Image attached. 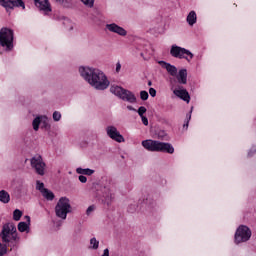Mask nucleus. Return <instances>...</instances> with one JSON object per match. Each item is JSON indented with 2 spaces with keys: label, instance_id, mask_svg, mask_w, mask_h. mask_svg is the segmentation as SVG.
Returning <instances> with one entry per match:
<instances>
[{
  "label": "nucleus",
  "instance_id": "nucleus-1",
  "mask_svg": "<svg viewBox=\"0 0 256 256\" xmlns=\"http://www.w3.org/2000/svg\"><path fill=\"white\" fill-rule=\"evenodd\" d=\"M141 145L146 149V151H150L151 153H168L169 155H173L175 153L173 144L169 142L147 139L143 140Z\"/></svg>",
  "mask_w": 256,
  "mask_h": 256
},
{
  "label": "nucleus",
  "instance_id": "nucleus-2",
  "mask_svg": "<svg viewBox=\"0 0 256 256\" xmlns=\"http://www.w3.org/2000/svg\"><path fill=\"white\" fill-rule=\"evenodd\" d=\"M0 237L4 244H9L11 241L17 243L20 239L19 234L17 233V227L12 222H7L2 226Z\"/></svg>",
  "mask_w": 256,
  "mask_h": 256
},
{
  "label": "nucleus",
  "instance_id": "nucleus-3",
  "mask_svg": "<svg viewBox=\"0 0 256 256\" xmlns=\"http://www.w3.org/2000/svg\"><path fill=\"white\" fill-rule=\"evenodd\" d=\"M13 39H15V32L8 27L0 29V47L5 51H13Z\"/></svg>",
  "mask_w": 256,
  "mask_h": 256
},
{
  "label": "nucleus",
  "instance_id": "nucleus-4",
  "mask_svg": "<svg viewBox=\"0 0 256 256\" xmlns=\"http://www.w3.org/2000/svg\"><path fill=\"white\" fill-rule=\"evenodd\" d=\"M110 93L118 97V99L126 101L127 103H137V96H135L132 91L125 89L121 86L112 85L110 87Z\"/></svg>",
  "mask_w": 256,
  "mask_h": 256
},
{
  "label": "nucleus",
  "instance_id": "nucleus-5",
  "mask_svg": "<svg viewBox=\"0 0 256 256\" xmlns=\"http://www.w3.org/2000/svg\"><path fill=\"white\" fill-rule=\"evenodd\" d=\"M56 217L67 219V214L71 213V203L69 198L61 197L55 206Z\"/></svg>",
  "mask_w": 256,
  "mask_h": 256
},
{
  "label": "nucleus",
  "instance_id": "nucleus-6",
  "mask_svg": "<svg viewBox=\"0 0 256 256\" xmlns=\"http://www.w3.org/2000/svg\"><path fill=\"white\" fill-rule=\"evenodd\" d=\"M93 81L92 87L93 89H96V91H105V89H108L109 85H111L107 75L99 69L98 72H96Z\"/></svg>",
  "mask_w": 256,
  "mask_h": 256
},
{
  "label": "nucleus",
  "instance_id": "nucleus-7",
  "mask_svg": "<svg viewBox=\"0 0 256 256\" xmlns=\"http://www.w3.org/2000/svg\"><path fill=\"white\" fill-rule=\"evenodd\" d=\"M170 55L176 59H186L188 63H191V59L195 57L189 50L181 46L172 45L170 49Z\"/></svg>",
  "mask_w": 256,
  "mask_h": 256
},
{
  "label": "nucleus",
  "instance_id": "nucleus-8",
  "mask_svg": "<svg viewBox=\"0 0 256 256\" xmlns=\"http://www.w3.org/2000/svg\"><path fill=\"white\" fill-rule=\"evenodd\" d=\"M99 69L89 67V66H80L79 67V73L82 79L86 81V83L93 87L95 76L97 75V72Z\"/></svg>",
  "mask_w": 256,
  "mask_h": 256
},
{
  "label": "nucleus",
  "instance_id": "nucleus-9",
  "mask_svg": "<svg viewBox=\"0 0 256 256\" xmlns=\"http://www.w3.org/2000/svg\"><path fill=\"white\" fill-rule=\"evenodd\" d=\"M251 239V229L245 225H240L234 235L236 245L239 243H247Z\"/></svg>",
  "mask_w": 256,
  "mask_h": 256
},
{
  "label": "nucleus",
  "instance_id": "nucleus-10",
  "mask_svg": "<svg viewBox=\"0 0 256 256\" xmlns=\"http://www.w3.org/2000/svg\"><path fill=\"white\" fill-rule=\"evenodd\" d=\"M32 169H35L37 175H45V162H43V157L41 155H36L30 160Z\"/></svg>",
  "mask_w": 256,
  "mask_h": 256
},
{
  "label": "nucleus",
  "instance_id": "nucleus-11",
  "mask_svg": "<svg viewBox=\"0 0 256 256\" xmlns=\"http://www.w3.org/2000/svg\"><path fill=\"white\" fill-rule=\"evenodd\" d=\"M106 134L112 141H116V143H125V137L121 135V132L115 126H107Z\"/></svg>",
  "mask_w": 256,
  "mask_h": 256
},
{
  "label": "nucleus",
  "instance_id": "nucleus-12",
  "mask_svg": "<svg viewBox=\"0 0 256 256\" xmlns=\"http://www.w3.org/2000/svg\"><path fill=\"white\" fill-rule=\"evenodd\" d=\"M97 195L99 197L103 198V203L109 207L113 201V193H111V189L107 186H103L100 188V191H98Z\"/></svg>",
  "mask_w": 256,
  "mask_h": 256
},
{
  "label": "nucleus",
  "instance_id": "nucleus-13",
  "mask_svg": "<svg viewBox=\"0 0 256 256\" xmlns=\"http://www.w3.org/2000/svg\"><path fill=\"white\" fill-rule=\"evenodd\" d=\"M35 6L39 11H42L44 15H47L51 13V3H49V0H34Z\"/></svg>",
  "mask_w": 256,
  "mask_h": 256
},
{
  "label": "nucleus",
  "instance_id": "nucleus-14",
  "mask_svg": "<svg viewBox=\"0 0 256 256\" xmlns=\"http://www.w3.org/2000/svg\"><path fill=\"white\" fill-rule=\"evenodd\" d=\"M106 29L110 31V33H116V35H120V37H125L127 35V30L115 23L106 24Z\"/></svg>",
  "mask_w": 256,
  "mask_h": 256
},
{
  "label": "nucleus",
  "instance_id": "nucleus-15",
  "mask_svg": "<svg viewBox=\"0 0 256 256\" xmlns=\"http://www.w3.org/2000/svg\"><path fill=\"white\" fill-rule=\"evenodd\" d=\"M142 207L144 209H147V211H153L155 207H157V203L153 199V196L151 194H148L146 198L143 199L142 201Z\"/></svg>",
  "mask_w": 256,
  "mask_h": 256
},
{
  "label": "nucleus",
  "instance_id": "nucleus-16",
  "mask_svg": "<svg viewBox=\"0 0 256 256\" xmlns=\"http://www.w3.org/2000/svg\"><path fill=\"white\" fill-rule=\"evenodd\" d=\"M173 93L174 95H176V97H179V99H182V101H185L186 103H189V101H191V96L189 95L187 89H176L173 91Z\"/></svg>",
  "mask_w": 256,
  "mask_h": 256
},
{
  "label": "nucleus",
  "instance_id": "nucleus-17",
  "mask_svg": "<svg viewBox=\"0 0 256 256\" xmlns=\"http://www.w3.org/2000/svg\"><path fill=\"white\" fill-rule=\"evenodd\" d=\"M158 63L159 65H161V67H163V69H166L169 75H171L172 77L177 76V67H175V65H171V63H167L163 60L159 61Z\"/></svg>",
  "mask_w": 256,
  "mask_h": 256
},
{
  "label": "nucleus",
  "instance_id": "nucleus-18",
  "mask_svg": "<svg viewBox=\"0 0 256 256\" xmlns=\"http://www.w3.org/2000/svg\"><path fill=\"white\" fill-rule=\"evenodd\" d=\"M176 79L179 85H187V69H180L178 75H176Z\"/></svg>",
  "mask_w": 256,
  "mask_h": 256
},
{
  "label": "nucleus",
  "instance_id": "nucleus-19",
  "mask_svg": "<svg viewBox=\"0 0 256 256\" xmlns=\"http://www.w3.org/2000/svg\"><path fill=\"white\" fill-rule=\"evenodd\" d=\"M186 21L188 25H190V27H193L195 23H197V13H195V11H190L186 18Z\"/></svg>",
  "mask_w": 256,
  "mask_h": 256
},
{
  "label": "nucleus",
  "instance_id": "nucleus-20",
  "mask_svg": "<svg viewBox=\"0 0 256 256\" xmlns=\"http://www.w3.org/2000/svg\"><path fill=\"white\" fill-rule=\"evenodd\" d=\"M15 7H22V9H25V2H23V0H12V4L10 5V8H8V13H11Z\"/></svg>",
  "mask_w": 256,
  "mask_h": 256
},
{
  "label": "nucleus",
  "instance_id": "nucleus-21",
  "mask_svg": "<svg viewBox=\"0 0 256 256\" xmlns=\"http://www.w3.org/2000/svg\"><path fill=\"white\" fill-rule=\"evenodd\" d=\"M9 201H11V195H9V192H7L6 190H1L0 191V202L7 204V203H9Z\"/></svg>",
  "mask_w": 256,
  "mask_h": 256
},
{
  "label": "nucleus",
  "instance_id": "nucleus-22",
  "mask_svg": "<svg viewBox=\"0 0 256 256\" xmlns=\"http://www.w3.org/2000/svg\"><path fill=\"white\" fill-rule=\"evenodd\" d=\"M76 173H78V175H88L89 177L91 175H93V173H95V170L91 169V168H77L76 169Z\"/></svg>",
  "mask_w": 256,
  "mask_h": 256
},
{
  "label": "nucleus",
  "instance_id": "nucleus-23",
  "mask_svg": "<svg viewBox=\"0 0 256 256\" xmlns=\"http://www.w3.org/2000/svg\"><path fill=\"white\" fill-rule=\"evenodd\" d=\"M41 129L44 131H51V124L49 123V117L42 115Z\"/></svg>",
  "mask_w": 256,
  "mask_h": 256
},
{
  "label": "nucleus",
  "instance_id": "nucleus-24",
  "mask_svg": "<svg viewBox=\"0 0 256 256\" xmlns=\"http://www.w3.org/2000/svg\"><path fill=\"white\" fill-rule=\"evenodd\" d=\"M43 115L36 116L32 121V126L34 131H39V125H41Z\"/></svg>",
  "mask_w": 256,
  "mask_h": 256
},
{
  "label": "nucleus",
  "instance_id": "nucleus-25",
  "mask_svg": "<svg viewBox=\"0 0 256 256\" xmlns=\"http://www.w3.org/2000/svg\"><path fill=\"white\" fill-rule=\"evenodd\" d=\"M42 196L46 198L47 201H53L55 199V194L53 191L46 188V190H43Z\"/></svg>",
  "mask_w": 256,
  "mask_h": 256
},
{
  "label": "nucleus",
  "instance_id": "nucleus-26",
  "mask_svg": "<svg viewBox=\"0 0 256 256\" xmlns=\"http://www.w3.org/2000/svg\"><path fill=\"white\" fill-rule=\"evenodd\" d=\"M13 5V0H0V7H3L6 13H9V8Z\"/></svg>",
  "mask_w": 256,
  "mask_h": 256
},
{
  "label": "nucleus",
  "instance_id": "nucleus-27",
  "mask_svg": "<svg viewBox=\"0 0 256 256\" xmlns=\"http://www.w3.org/2000/svg\"><path fill=\"white\" fill-rule=\"evenodd\" d=\"M29 225H31V224H29L27 222L18 223V231H20V233H25V231H26V233H29Z\"/></svg>",
  "mask_w": 256,
  "mask_h": 256
},
{
  "label": "nucleus",
  "instance_id": "nucleus-28",
  "mask_svg": "<svg viewBox=\"0 0 256 256\" xmlns=\"http://www.w3.org/2000/svg\"><path fill=\"white\" fill-rule=\"evenodd\" d=\"M158 139H161L162 141H169L171 138L165 130H160L158 131Z\"/></svg>",
  "mask_w": 256,
  "mask_h": 256
},
{
  "label": "nucleus",
  "instance_id": "nucleus-29",
  "mask_svg": "<svg viewBox=\"0 0 256 256\" xmlns=\"http://www.w3.org/2000/svg\"><path fill=\"white\" fill-rule=\"evenodd\" d=\"M89 249H94V250L99 249V241L97 240V238L93 237L90 239Z\"/></svg>",
  "mask_w": 256,
  "mask_h": 256
},
{
  "label": "nucleus",
  "instance_id": "nucleus-30",
  "mask_svg": "<svg viewBox=\"0 0 256 256\" xmlns=\"http://www.w3.org/2000/svg\"><path fill=\"white\" fill-rule=\"evenodd\" d=\"M21 217H23V212L19 209H15L13 212L14 221H21Z\"/></svg>",
  "mask_w": 256,
  "mask_h": 256
},
{
  "label": "nucleus",
  "instance_id": "nucleus-31",
  "mask_svg": "<svg viewBox=\"0 0 256 256\" xmlns=\"http://www.w3.org/2000/svg\"><path fill=\"white\" fill-rule=\"evenodd\" d=\"M36 189L40 191V193H43L44 190H47V188H45V184L39 180L36 181Z\"/></svg>",
  "mask_w": 256,
  "mask_h": 256
},
{
  "label": "nucleus",
  "instance_id": "nucleus-32",
  "mask_svg": "<svg viewBox=\"0 0 256 256\" xmlns=\"http://www.w3.org/2000/svg\"><path fill=\"white\" fill-rule=\"evenodd\" d=\"M7 255V244H3L0 242V256Z\"/></svg>",
  "mask_w": 256,
  "mask_h": 256
},
{
  "label": "nucleus",
  "instance_id": "nucleus-33",
  "mask_svg": "<svg viewBox=\"0 0 256 256\" xmlns=\"http://www.w3.org/2000/svg\"><path fill=\"white\" fill-rule=\"evenodd\" d=\"M140 99L142 101H147V99H149V92L145 90L140 91Z\"/></svg>",
  "mask_w": 256,
  "mask_h": 256
},
{
  "label": "nucleus",
  "instance_id": "nucleus-34",
  "mask_svg": "<svg viewBox=\"0 0 256 256\" xmlns=\"http://www.w3.org/2000/svg\"><path fill=\"white\" fill-rule=\"evenodd\" d=\"M137 113L139 117H144L145 113H147V108H145V106H140L137 110Z\"/></svg>",
  "mask_w": 256,
  "mask_h": 256
},
{
  "label": "nucleus",
  "instance_id": "nucleus-35",
  "mask_svg": "<svg viewBox=\"0 0 256 256\" xmlns=\"http://www.w3.org/2000/svg\"><path fill=\"white\" fill-rule=\"evenodd\" d=\"M53 121L58 122L61 121V112L54 111L52 114Z\"/></svg>",
  "mask_w": 256,
  "mask_h": 256
},
{
  "label": "nucleus",
  "instance_id": "nucleus-36",
  "mask_svg": "<svg viewBox=\"0 0 256 256\" xmlns=\"http://www.w3.org/2000/svg\"><path fill=\"white\" fill-rule=\"evenodd\" d=\"M191 113H193V110H191L190 113L186 115V120H185V123L183 125L184 129L189 128V121H191Z\"/></svg>",
  "mask_w": 256,
  "mask_h": 256
},
{
  "label": "nucleus",
  "instance_id": "nucleus-37",
  "mask_svg": "<svg viewBox=\"0 0 256 256\" xmlns=\"http://www.w3.org/2000/svg\"><path fill=\"white\" fill-rule=\"evenodd\" d=\"M82 3L86 5V7H89L90 9L93 8L95 5V0H80Z\"/></svg>",
  "mask_w": 256,
  "mask_h": 256
},
{
  "label": "nucleus",
  "instance_id": "nucleus-38",
  "mask_svg": "<svg viewBox=\"0 0 256 256\" xmlns=\"http://www.w3.org/2000/svg\"><path fill=\"white\" fill-rule=\"evenodd\" d=\"M137 211V205L136 204H131L128 206V213H135Z\"/></svg>",
  "mask_w": 256,
  "mask_h": 256
},
{
  "label": "nucleus",
  "instance_id": "nucleus-39",
  "mask_svg": "<svg viewBox=\"0 0 256 256\" xmlns=\"http://www.w3.org/2000/svg\"><path fill=\"white\" fill-rule=\"evenodd\" d=\"M62 7L69 9L71 7V1L70 0H63Z\"/></svg>",
  "mask_w": 256,
  "mask_h": 256
},
{
  "label": "nucleus",
  "instance_id": "nucleus-40",
  "mask_svg": "<svg viewBox=\"0 0 256 256\" xmlns=\"http://www.w3.org/2000/svg\"><path fill=\"white\" fill-rule=\"evenodd\" d=\"M93 211H95V205L89 206L86 210V215H91V213H93Z\"/></svg>",
  "mask_w": 256,
  "mask_h": 256
},
{
  "label": "nucleus",
  "instance_id": "nucleus-41",
  "mask_svg": "<svg viewBox=\"0 0 256 256\" xmlns=\"http://www.w3.org/2000/svg\"><path fill=\"white\" fill-rule=\"evenodd\" d=\"M143 125H145V127H147V125H149V119L146 116H140Z\"/></svg>",
  "mask_w": 256,
  "mask_h": 256
},
{
  "label": "nucleus",
  "instance_id": "nucleus-42",
  "mask_svg": "<svg viewBox=\"0 0 256 256\" xmlns=\"http://www.w3.org/2000/svg\"><path fill=\"white\" fill-rule=\"evenodd\" d=\"M80 183H87V176L81 174L79 177H78Z\"/></svg>",
  "mask_w": 256,
  "mask_h": 256
},
{
  "label": "nucleus",
  "instance_id": "nucleus-43",
  "mask_svg": "<svg viewBox=\"0 0 256 256\" xmlns=\"http://www.w3.org/2000/svg\"><path fill=\"white\" fill-rule=\"evenodd\" d=\"M149 95H151L152 97H157V90H155V88H150Z\"/></svg>",
  "mask_w": 256,
  "mask_h": 256
},
{
  "label": "nucleus",
  "instance_id": "nucleus-44",
  "mask_svg": "<svg viewBox=\"0 0 256 256\" xmlns=\"http://www.w3.org/2000/svg\"><path fill=\"white\" fill-rule=\"evenodd\" d=\"M256 153V147H252L249 151H248V157H253V155Z\"/></svg>",
  "mask_w": 256,
  "mask_h": 256
},
{
  "label": "nucleus",
  "instance_id": "nucleus-45",
  "mask_svg": "<svg viewBox=\"0 0 256 256\" xmlns=\"http://www.w3.org/2000/svg\"><path fill=\"white\" fill-rule=\"evenodd\" d=\"M121 71V62H117L116 64V73H119Z\"/></svg>",
  "mask_w": 256,
  "mask_h": 256
},
{
  "label": "nucleus",
  "instance_id": "nucleus-46",
  "mask_svg": "<svg viewBox=\"0 0 256 256\" xmlns=\"http://www.w3.org/2000/svg\"><path fill=\"white\" fill-rule=\"evenodd\" d=\"M63 1L64 0H55V3H57V5H60V7L63 6Z\"/></svg>",
  "mask_w": 256,
  "mask_h": 256
},
{
  "label": "nucleus",
  "instance_id": "nucleus-47",
  "mask_svg": "<svg viewBox=\"0 0 256 256\" xmlns=\"http://www.w3.org/2000/svg\"><path fill=\"white\" fill-rule=\"evenodd\" d=\"M102 256H109V249L106 248L102 254Z\"/></svg>",
  "mask_w": 256,
  "mask_h": 256
},
{
  "label": "nucleus",
  "instance_id": "nucleus-48",
  "mask_svg": "<svg viewBox=\"0 0 256 256\" xmlns=\"http://www.w3.org/2000/svg\"><path fill=\"white\" fill-rule=\"evenodd\" d=\"M26 223L31 225V217L30 216H25Z\"/></svg>",
  "mask_w": 256,
  "mask_h": 256
},
{
  "label": "nucleus",
  "instance_id": "nucleus-49",
  "mask_svg": "<svg viewBox=\"0 0 256 256\" xmlns=\"http://www.w3.org/2000/svg\"><path fill=\"white\" fill-rule=\"evenodd\" d=\"M128 111H137L133 106H127Z\"/></svg>",
  "mask_w": 256,
  "mask_h": 256
},
{
  "label": "nucleus",
  "instance_id": "nucleus-50",
  "mask_svg": "<svg viewBox=\"0 0 256 256\" xmlns=\"http://www.w3.org/2000/svg\"><path fill=\"white\" fill-rule=\"evenodd\" d=\"M153 85V82L148 81V86L151 87Z\"/></svg>",
  "mask_w": 256,
  "mask_h": 256
},
{
  "label": "nucleus",
  "instance_id": "nucleus-51",
  "mask_svg": "<svg viewBox=\"0 0 256 256\" xmlns=\"http://www.w3.org/2000/svg\"><path fill=\"white\" fill-rule=\"evenodd\" d=\"M70 31H73V26L70 27Z\"/></svg>",
  "mask_w": 256,
  "mask_h": 256
}]
</instances>
